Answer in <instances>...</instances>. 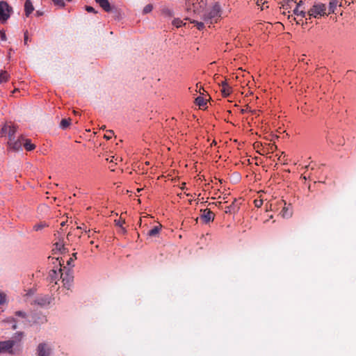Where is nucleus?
Listing matches in <instances>:
<instances>
[{
	"instance_id": "obj_1",
	"label": "nucleus",
	"mask_w": 356,
	"mask_h": 356,
	"mask_svg": "<svg viewBox=\"0 0 356 356\" xmlns=\"http://www.w3.org/2000/svg\"><path fill=\"white\" fill-rule=\"evenodd\" d=\"M221 17V8L218 2H216L212 8L204 15L203 20L207 24L216 23Z\"/></svg>"
},
{
	"instance_id": "obj_2",
	"label": "nucleus",
	"mask_w": 356,
	"mask_h": 356,
	"mask_svg": "<svg viewBox=\"0 0 356 356\" xmlns=\"http://www.w3.org/2000/svg\"><path fill=\"white\" fill-rule=\"evenodd\" d=\"M13 12V8L6 1H0V22H6L10 18Z\"/></svg>"
},
{
	"instance_id": "obj_3",
	"label": "nucleus",
	"mask_w": 356,
	"mask_h": 356,
	"mask_svg": "<svg viewBox=\"0 0 356 356\" xmlns=\"http://www.w3.org/2000/svg\"><path fill=\"white\" fill-rule=\"evenodd\" d=\"M326 7L323 3H318L315 4L310 8L308 11V15L309 16V19L311 17H318V16H323L325 13Z\"/></svg>"
},
{
	"instance_id": "obj_4",
	"label": "nucleus",
	"mask_w": 356,
	"mask_h": 356,
	"mask_svg": "<svg viewBox=\"0 0 356 356\" xmlns=\"http://www.w3.org/2000/svg\"><path fill=\"white\" fill-rule=\"evenodd\" d=\"M38 356H51L52 348L46 343H39L37 348Z\"/></svg>"
},
{
	"instance_id": "obj_5",
	"label": "nucleus",
	"mask_w": 356,
	"mask_h": 356,
	"mask_svg": "<svg viewBox=\"0 0 356 356\" xmlns=\"http://www.w3.org/2000/svg\"><path fill=\"white\" fill-rule=\"evenodd\" d=\"M15 345L14 340L0 341V353L3 352L13 353V348Z\"/></svg>"
},
{
	"instance_id": "obj_6",
	"label": "nucleus",
	"mask_w": 356,
	"mask_h": 356,
	"mask_svg": "<svg viewBox=\"0 0 356 356\" xmlns=\"http://www.w3.org/2000/svg\"><path fill=\"white\" fill-rule=\"evenodd\" d=\"M200 218L207 224L214 220L215 214L209 209H201Z\"/></svg>"
},
{
	"instance_id": "obj_7",
	"label": "nucleus",
	"mask_w": 356,
	"mask_h": 356,
	"mask_svg": "<svg viewBox=\"0 0 356 356\" xmlns=\"http://www.w3.org/2000/svg\"><path fill=\"white\" fill-rule=\"evenodd\" d=\"M24 142V137L20 136L17 140L14 139L10 141H8V145L10 149L14 151H19L22 149V146Z\"/></svg>"
},
{
	"instance_id": "obj_8",
	"label": "nucleus",
	"mask_w": 356,
	"mask_h": 356,
	"mask_svg": "<svg viewBox=\"0 0 356 356\" xmlns=\"http://www.w3.org/2000/svg\"><path fill=\"white\" fill-rule=\"evenodd\" d=\"M198 6L200 8H204L207 5V0H197ZM187 10H193L196 12L197 8L196 7L194 0H186Z\"/></svg>"
},
{
	"instance_id": "obj_9",
	"label": "nucleus",
	"mask_w": 356,
	"mask_h": 356,
	"mask_svg": "<svg viewBox=\"0 0 356 356\" xmlns=\"http://www.w3.org/2000/svg\"><path fill=\"white\" fill-rule=\"evenodd\" d=\"M51 300H52V298L51 296H49L48 295H45V296H41L38 297L35 300V303H36L42 307H44V306L49 305L51 302Z\"/></svg>"
},
{
	"instance_id": "obj_10",
	"label": "nucleus",
	"mask_w": 356,
	"mask_h": 356,
	"mask_svg": "<svg viewBox=\"0 0 356 356\" xmlns=\"http://www.w3.org/2000/svg\"><path fill=\"white\" fill-rule=\"evenodd\" d=\"M223 209L226 213H235L238 211L239 205L237 204L236 200L234 199L230 205L225 207Z\"/></svg>"
},
{
	"instance_id": "obj_11",
	"label": "nucleus",
	"mask_w": 356,
	"mask_h": 356,
	"mask_svg": "<svg viewBox=\"0 0 356 356\" xmlns=\"http://www.w3.org/2000/svg\"><path fill=\"white\" fill-rule=\"evenodd\" d=\"M99 5L106 11L110 12L111 10V6L108 0H95Z\"/></svg>"
},
{
	"instance_id": "obj_12",
	"label": "nucleus",
	"mask_w": 356,
	"mask_h": 356,
	"mask_svg": "<svg viewBox=\"0 0 356 356\" xmlns=\"http://www.w3.org/2000/svg\"><path fill=\"white\" fill-rule=\"evenodd\" d=\"M34 10L31 0H26L24 3L25 14L28 17Z\"/></svg>"
},
{
	"instance_id": "obj_13",
	"label": "nucleus",
	"mask_w": 356,
	"mask_h": 356,
	"mask_svg": "<svg viewBox=\"0 0 356 356\" xmlns=\"http://www.w3.org/2000/svg\"><path fill=\"white\" fill-rule=\"evenodd\" d=\"M195 104L200 107L201 109H205L207 108V100L204 99L202 97H197L195 99Z\"/></svg>"
},
{
	"instance_id": "obj_14",
	"label": "nucleus",
	"mask_w": 356,
	"mask_h": 356,
	"mask_svg": "<svg viewBox=\"0 0 356 356\" xmlns=\"http://www.w3.org/2000/svg\"><path fill=\"white\" fill-rule=\"evenodd\" d=\"M17 131V128L14 125H8V141L13 140L14 139V136Z\"/></svg>"
},
{
	"instance_id": "obj_15",
	"label": "nucleus",
	"mask_w": 356,
	"mask_h": 356,
	"mask_svg": "<svg viewBox=\"0 0 356 356\" xmlns=\"http://www.w3.org/2000/svg\"><path fill=\"white\" fill-rule=\"evenodd\" d=\"M23 145L26 150L27 151H31L33 150L35 148V145L33 143H31V141L30 139H24Z\"/></svg>"
},
{
	"instance_id": "obj_16",
	"label": "nucleus",
	"mask_w": 356,
	"mask_h": 356,
	"mask_svg": "<svg viewBox=\"0 0 356 356\" xmlns=\"http://www.w3.org/2000/svg\"><path fill=\"white\" fill-rule=\"evenodd\" d=\"M161 225H157V226H154L152 229H151L150 230H149L147 234L148 236H156L159 234L160 230H161Z\"/></svg>"
},
{
	"instance_id": "obj_17",
	"label": "nucleus",
	"mask_w": 356,
	"mask_h": 356,
	"mask_svg": "<svg viewBox=\"0 0 356 356\" xmlns=\"http://www.w3.org/2000/svg\"><path fill=\"white\" fill-rule=\"evenodd\" d=\"M338 2H339V0H332L330 3H329V13L328 14H330V13H334V10L337 6V4H338Z\"/></svg>"
},
{
	"instance_id": "obj_18",
	"label": "nucleus",
	"mask_w": 356,
	"mask_h": 356,
	"mask_svg": "<svg viewBox=\"0 0 356 356\" xmlns=\"http://www.w3.org/2000/svg\"><path fill=\"white\" fill-rule=\"evenodd\" d=\"M281 215L283 218H289L292 215L291 210L289 209V207H284L282 211Z\"/></svg>"
},
{
	"instance_id": "obj_19",
	"label": "nucleus",
	"mask_w": 356,
	"mask_h": 356,
	"mask_svg": "<svg viewBox=\"0 0 356 356\" xmlns=\"http://www.w3.org/2000/svg\"><path fill=\"white\" fill-rule=\"evenodd\" d=\"M70 123H71V119L70 118H67V119L65 118V119H63L60 121V127L63 129H67L70 125Z\"/></svg>"
},
{
	"instance_id": "obj_20",
	"label": "nucleus",
	"mask_w": 356,
	"mask_h": 356,
	"mask_svg": "<svg viewBox=\"0 0 356 356\" xmlns=\"http://www.w3.org/2000/svg\"><path fill=\"white\" fill-rule=\"evenodd\" d=\"M293 3H296V1L294 0H283V4H282L283 8L284 10H289V9L291 8L292 4Z\"/></svg>"
},
{
	"instance_id": "obj_21",
	"label": "nucleus",
	"mask_w": 356,
	"mask_h": 356,
	"mask_svg": "<svg viewBox=\"0 0 356 356\" xmlns=\"http://www.w3.org/2000/svg\"><path fill=\"white\" fill-rule=\"evenodd\" d=\"M232 92V88L229 86H225V88H222L221 92L223 95V97H227L229 96L231 92Z\"/></svg>"
},
{
	"instance_id": "obj_22",
	"label": "nucleus",
	"mask_w": 356,
	"mask_h": 356,
	"mask_svg": "<svg viewBox=\"0 0 356 356\" xmlns=\"http://www.w3.org/2000/svg\"><path fill=\"white\" fill-rule=\"evenodd\" d=\"M9 75L6 71H2L0 73V83L6 82L8 81Z\"/></svg>"
},
{
	"instance_id": "obj_23",
	"label": "nucleus",
	"mask_w": 356,
	"mask_h": 356,
	"mask_svg": "<svg viewBox=\"0 0 356 356\" xmlns=\"http://www.w3.org/2000/svg\"><path fill=\"white\" fill-rule=\"evenodd\" d=\"M277 149V147L274 143L268 144V147L265 149H264V153H269L270 152H273Z\"/></svg>"
},
{
	"instance_id": "obj_24",
	"label": "nucleus",
	"mask_w": 356,
	"mask_h": 356,
	"mask_svg": "<svg viewBox=\"0 0 356 356\" xmlns=\"http://www.w3.org/2000/svg\"><path fill=\"white\" fill-rule=\"evenodd\" d=\"M293 14L297 16H301L302 17H306V13L303 10H299V8H298V6H296L295 8V9L293 10Z\"/></svg>"
},
{
	"instance_id": "obj_25",
	"label": "nucleus",
	"mask_w": 356,
	"mask_h": 356,
	"mask_svg": "<svg viewBox=\"0 0 356 356\" xmlns=\"http://www.w3.org/2000/svg\"><path fill=\"white\" fill-rule=\"evenodd\" d=\"M47 225L45 222H40L33 226V229L36 232L42 230L43 228L47 227Z\"/></svg>"
},
{
	"instance_id": "obj_26",
	"label": "nucleus",
	"mask_w": 356,
	"mask_h": 356,
	"mask_svg": "<svg viewBox=\"0 0 356 356\" xmlns=\"http://www.w3.org/2000/svg\"><path fill=\"white\" fill-rule=\"evenodd\" d=\"M152 9H153V5L150 4V3L147 4L144 7V8L143 10V14L146 15L147 13H149L150 12H152Z\"/></svg>"
},
{
	"instance_id": "obj_27",
	"label": "nucleus",
	"mask_w": 356,
	"mask_h": 356,
	"mask_svg": "<svg viewBox=\"0 0 356 356\" xmlns=\"http://www.w3.org/2000/svg\"><path fill=\"white\" fill-rule=\"evenodd\" d=\"M172 24L174 26H175L177 28H179V27H181L183 24V22L177 18V19H175L173 21H172Z\"/></svg>"
},
{
	"instance_id": "obj_28",
	"label": "nucleus",
	"mask_w": 356,
	"mask_h": 356,
	"mask_svg": "<svg viewBox=\"0 0 356 356\" xmlns=\"http://www.w3.org/2000/svg\"><path fill=\"white\" fill-rule=\"evenodd\" d=\"M193 23L195 24V26H197V29L198 30L203 29V28L204 27V24H206L204 22H197V21H193Z\"/></svg>"
},
{
	"instance_id": "obj_29",
	"label": "nucleus",
	"mask_w": 356,
	"mask_h": 356,
	"mask_svg": "<svg viewBox=\"0 0 356 356\" xmlns=\"http://www.w3.org/2000/svg\"><path fill=\"white\" fill-rule=\"evenodd\" d=\"M115 225H118V226H119V227L122 229V231L123 232H126V231H125V229H124V228L122 227L123 224L124 223V220H121V219H119V220H115Z\"/></svg>"
},
{
	"instance_id": "obj_30",
	"label": "nucleus",
	"mask_w": 356,
	"mask_h": 356,
	"mask_svg": "<svg viewBox=\"0 0 356 356\" xmlns=\"http://www.w3.org/2000/svg\"><path fill=\"white\" fill-rule=\"evenodd\" d=\"M113 134L114 133L112 130H107L106 134L104 135V137L106 140H110L113 137Z\"/></svg>"
},
{
	"instance_id": "obj_31",
	"label": "nucleus",
	"mask_w": 356,
	"mask_h": 356,
	"mask_svg": "<svg viewBox=\"0 0 356 356\" xmlns=\"http://www.w3.org/2000/svg\"><path fill=\"white\" fill-rule=\"evenodd\" d=\"M74 259H76V253L72 254V257L68 259V261H67V264L68 266H71Z\"/></svg>"
},
{
	"instance_id": "obj_32",
	"label": "nucleus",
	"mask_w": 356,
	"mask_h": 356,
	"mask_svg": "<svg viewBox=\"0 0 356 356\" xmlns=\"http://www.w3.org/2000/svg\"><path fill=\"white\" fill-rule=\"evenodd\" d=\"M8 124H5L2 127L1 130V134L2 136L6 135V134H8Z\"/></svg>"
},
{
	"instance_id": "obj_33",
	"label": "nucleus",
	"mask_w": 356,
	"mask_h": 356,
	"mask_svg": "<svg viewBox=\"0 0 356 356\" xmlns=\"http://www.w3.org/2000/svg\"><path fill=\"white\" fill-rule=\"evenodd\" d=\"M162 13L168 16H171L172 15V11L169 8H163L162 10Z\"/></svg>"
},
{
	"instance_id": "obj_34",
	"label": "nucleus",
	"mask_w": 356,
	"mask_h": 356,
	"mask_svg": "<svg viewBox=\"0 0 356 356\" xmlns=\"http://www.w3.org/2000/svg\"><path fill=\"white\" fill-rule=\"evenodd\" d=\"M53 2L55 5L59 6L60 7H63L65 6L63 0H53Z\"/></svg>"
},
{
	"instance_id": "obj_35",
	"label": "nucleus",
	"mask_w": 356,
	"mask_h": 356,
	"mask_svg": "<svg viewBox=\"0 0 356 356\" xmlns=\"http://www.w3.org/2000/svg\"><path fill=\"white\" fill-rule=\"evenodd\" d=\"M254 206L257 208H259L263 204V200H255L254 201Z\"/></svg>"
},
{
	"instance_id": "obj_36",
	"label": "nucleus",
	"mask_w": 356,
	"mask_h": 356,
	"mask_svg": "<svg viewBox=\"0 0 356 356\" xmlns=\"http://www.w3.org/2000/svg\"><path fill=\"white\" fill-rule=\"evenodd\" d=\"M15 315L22 318H25L26 316V313L22 311L16 312Z\"/></svg>"
},
{
	"instance_id": "obj_37",
	"label": "nucleus",
	"mask_w": 356,
	"mask_h": 356,
	"mask_svg": "<svg viewBox=\"0 0 356 356\" xmlns=\"http://www.w3.org/2000/svg\"><path fill=\"white\" fill-rule=\"evenodd\" d=\"M0 38L3 41H6L7 40L6 33L1 31H0Z\"/></svg>"
},
{
	"instance_id": "obj_38",
	"label": "nucleus",
	"mask_w": 356,
	"mask_h": 356,
	"mask_svg": "<svg viewBox=\"0 0 356 356\" xmlns=\"http://www.w3.org/2000/svg\"><path fill=\"white\" fill-rule=\"evenodd\" d=\"M86 10L89 12V13H96L97 12L95 10L94 8H92V6H86Z\"/></svg>"
},
{
	"instance_id": "obj_39",
	"label": "nucleus",
	"mask_w": 356,
	"mask_h": 356,
	"mask_svg": "<svg viewBox=\"0 0 356 356\" xmlns=\"http://www.w3.org/2000/svg\"><path fill=\"white\" fill-rule=\"evenodd\" d=\"M6 300V297L3 294L0 293V305L4 303Z\"/></svg>"
},
{
	"instance_id": "obj_40",
	"label": "nucleus",
	"mask_w": 356,
	"mask_h": 356,
	"mask_svg": "<svg viewBox=\"0 0 356 356\" xmlns=\"http://www.w3.org/2000/svg\"><path fill=\"white\" fill-rule=\"evenodd\" d=\"M55 245H56L57 248H59V250H60L61 248H64V245L63 243H56Z\"/></svg>"
},
{
	"instance_id": "obj_41",
	"label": "nucleus",
	"mask_w": 356,
	"mask_h": 356,
	"mask_svg": "<svg viewBox=\"0 0 356 356\" xmlns=\"http://www.w3.org/2000/svg\"><path fill=\"white\" fill-rule=\"evenodd\" d=\"M76 229H86V226H85V225H84V224H83V225H82V226H78V227H76ZM85 232H87V231H86V230H85Z\"/></svg>"
},
{
	"instance_id": "obj_42",
	"label": "nucleus",
	"mask_w": 356,
	"mask_h": 356,
	"mask_svg": "<svg viewBox=\"0 0 356 356\" xmlns=\"http://www.w3.org/2000/svg\"><path fill=\"white\" fill-rule=\"evenodd\" d=\"M28 41V35H26V33L24 34V43L27 44Z\"/></svg>"
},
{
	"instance_id": "obj_43",
	"label": "nucleus",
	"mask_w": 356,
	"mask_h": 356,
	"mask_svg": "<svg viewBox=\"0 0 356 356\" xmlns=\"http://www.w3.org/2000/svg\"><path fill=\"white\" fill-rule=\"evenodd\" d=\"M225 86H228V84L225 81L222 82V83H221L222 88H225Z\"/></svg>"
},
{
	"instance_id": "obj_44",
	"label": "nucleus",
	"mask_w": 356,
	"mask_h": 356,
	"mask_svg": "<svg viewBox=\"0 0 356 356\" xmlns=\"http://www.w3.org/2000/svg\"><path fill=\"white\" fill-rule=\"evenodd\" d=\"M302 3H303L302 1H300L297 3L296 6H298V8H299V7H300Z\"/></svg>"
},
{
	"instance_id": "obj_45",
	"label": "nucleus",
	"mask_w": 356,
	"mask_h": 356,
	"mask_svg": "<svg viewBox=\"0 0 356 356\" xmlns=\"http://www.w3.org/2000/svg\"><path fill=\"white\" fill-rule=\"evenodd\" d=\"M327 140L328 142H330L331 143H333V141H332V140L330 136H329Z\"/></svg>"
},
{
	"instance_id": "obj_46",
	"label": "nucleus",
	"mask_w": 356,
	"mask_h": 356,
	"mask_svg": "<svg viewBox=\"0 0 356 356\" xmlns=\"http://www.w3.org/2000/svg\"><path fill=\"white\" fill-rule=\"evenodd\" d=\"M65 223H66V222H65V221H64V222H62L60 223L61 228L65 225Z\"/></svg>"
},
{
	"instance_id": "obj_47",
	"label": "nucleus",
	"mask_w": 356,
	"mask_h": 356,
	"mask_svg": "<svg viewBox=\"0 0 356 356\" xmlns=\"http://www.w3.org/2000/svg\"><path fill=\"white\" fill-rule=\"evenodd\" d=\"M291 17L293 19V20H296V18L293 17V15H289V18L290 19Z\"/></svg>"
},
{
	"instance_id": "obj_48",
	"label": "nucleus",
	"mask_w": 356,
	"mask_h": 356,
	"mask_svg": "<svg viewBox=\"0 0 356 356\" xmlns=\"http://www.w3.org/2000/svg\"><path fill=\"white\" fill-rule=\"evenodd\" d=\"M16 328H17V325H16V324H14V325H13V330H15Z\"/></svg>"
},
{
	"instance_id": "obj_49",
	"label": "nucleus",
	"mask_w": 356,
	"mask_h": 356,
	"mask_svg": "<svg viewBox=\"0 0 356 356\" xmlns=\"http://www.w3.org/2000/svg\"><path fill=\"white\" fill-rule=\"evenodd\" d=\"M70 236H71V234H70V233H69V234H67V240H70Z\"/></svg>"
},
{
	"instance_id": "obj_50",
	"label": "nucleus",
	"mask_w": 356,
	"mask_h": 356,
	"mask_svg": "<svg viewBox=\"0 0 356 356\" xmlns=\"http://www.w3.org/2000/svg\"><path fill=\"white\" fill-rule=\"evenodd\" d=\"M33 294V292L32 291H30L29 293H27L26 295H32Z\"/></svg>"
},
{
	"instance_id": "obj_51",
	"label": "nucleus",
	"mask_w": 356,
	"mask_h": 356,
	"mask_svg": "<svg viewBox=\"0 0 356 356\" xmlns=\"http://www.w3.org/2000/svg\"><path fill=\"white\" fill-rule=\"evenodd\" d=\"M51 273H52L54 275H56V270H51Z\"/></svg>"
},
{
	"instance_id": "obj_52",
	"label": "nucleus",
	"mask_w": 356,
	"mask_h": 356,
	"mask_svg": "<svg viewBox=\"0 0 356 356\" xmlns=\"http://www.w3.org/2000/svg\"><path fill=\"white\" fill-rule=\"evenodd\" d=\"M105 128H106V126H105V125H103V126L101 127V129H103V130H104V129H105Z\"/></svg>"
},
{
	"instance_id": "obj_53",
	"label": "nucleus",
	"mask_w": 356,
	"mask_h": 356,
	"mask_svg": "<svg viewBox=\"0 0 356 356\" xmlns=\"http://www.w3.org/2000/svg\"><path fill=\"white\" fill-rule=\"evenodd\" d=\"M142 190H143V188H138V189H137V191L139 193V192H140Z\"/></svg>"
},
{
	"instance_id": "obj_54",
	"label": "nucleus",
	"mask_w": 356,
	"mask_h": 356,
	"mask_svg": "<svg viewBox=\"0 0 356 356\" xmlns=\"http://www.w3.org/2000/svg\"><path fill=\"white\" fill-rule=\"evenodd\" d=\"M88 237H95L94 233L92 235H88Z\"/></svg>"
},
{
	"instance_id": "obj_55",
	"label": "nucleus",
	"mask_w": 356,
	"mask_h": 356,
	"mask_svg": "<svg viewBox=\"0 0 356 356\" xmlns=\"http://www.w3.org/2000/svg\"><path fill=\"white\" fill-rule=\"evenodd\" d=\"M218 204L219 205H221L222 202H218Z\"/></svg>"
},
{
	"instance_id": "obj_56",
	"label": "nucleus",
	"mask_w": 356,
	"mask_h": 356,
	"mask_svg": "<svg viewBox=\"0 0 356 356\" xmlns=\"http://www.w3.org/2000/svg\"><path fill=\"white\" fill-rule=\"evenodd\" d=\"M90 244H93V243H94V241H90Z\"/></svg>"
},
{
	"instance_id": "obj_57",
	"label": "nucleus",
	"mask_w": 356,
	"mask_h": 356,
	"mask_svg": "<svg viewBox=\"0 0 356 356\" xmlns=\"http://www.w3.org/2000/svg\"><path fill=\"white\" fill-rule=\"evenodd\" d=\"M197 88H200V86H198V84L196 85Z\"/></svg>"
},
{
	"instance_id": "obj_58",
	"label": "nucleus",
	"mask_w": 356,
	"mask_h": 356,
	"mask_svg": "<svg viewBox=\"0 0 356 356\" xmlns=\"http://www.w3.org/2000/svg\"><path fill=\"white\" fill-rule=\"evenodd\" d=\"M200 90H201V87H200ZM199 92L202 93L201 90H199Z\"/></svg>"
},
{
	"instance_id": "obj_59",
	"label": "nucleus",
	"mask_w": 356,
	"mask_h": 356,
	"mask_svg": "<svg viewBox=\"0 0 356 356\" xmlns=\"http://www.w3.org/2000/svg\"><path fill=\"white\" fill-rule=\"evenodd\" d=\"M67 1H71L72 0H67Z\"/></svg>"
}]
</instances>
